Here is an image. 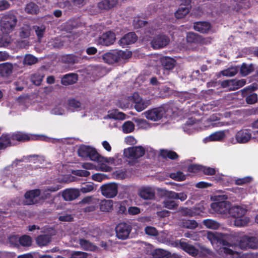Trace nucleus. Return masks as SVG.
I'll list each match as a JSON object with an SVG mask.
<instances>
[{"instance_id": "f257e3e1", "label": "nucleus", "mask_w": 258, "mask_h": 258, "mask_svg": "<svg viewBox=\"0 0 258 258\" xmlns=\"http://www.w3.org/2000/svg\"><path fill=\"white\" fill-rule=\"evenodd\" d=\"M18 20L16 15L13 11H9L4 14L0 21L2 31L9 34L15 29Z\"/></svg>"}, {"instance_id": "f03ea898", "label": "nucleus", "mask_w": 258, "mask_h": 258, "mask_svg": "<svg viewBox=\"0 0 258 258\" xmlns=\"http://www.w3.org/2000/svg\"><path fill=\"white\" fill-rule=\"evenodd\" d=\"M132 54L131 51L113 50L105 53L102 57L105 62L111 64L119 62L121 59H126L130 58Z\"/></svg>"}, {"instance_id": "7ed1b4c3", "label": "nucleus", "mask_w": 258, "mask_h": 258, "mask_svg": "<svg viewBox=\"0 0 258 258\" xmlns=\"http://www.w3.org/2000/svg\"><path fill=\"white\" fill-rule=\"evenodd\" d=\"M219 200H223L221 202L213 203L211 205L212 209L215 212L221 214H227L229 210L231 204L226 200L228 199V196L223 195L218 196Z\"/></svg>"}, {"instance_id": "20e7f679", "label": "nucleus", "mask_w": 258, "mask_h": 258, "mask_svg": "<svg viewBox=\"0 0 258 258\" xmlns=\"http://www.w3.org/2000/svg\"><path fill=\"white\" fill-rule=\"evenodd\" d=\"M78 154L79 157L84 159L89 158L90 160H98L100 154L96 150L89 146L82 145L78 150Z\"/></svg>"}, {"instance_id": "39448f33", "label": "nucleus", "mask_w": 258, "mask_h": 258, "mask_svg": "<svg viewBox=\"0 0 258 258\" xmlns=\"http://www.w3.org/2000/svg\"><path fill=\"white\" fill-rule=\"evenodd\" d=\"M170 42L169 37L164 34H159L154 36L151 42V46L155 49L162 48L166 46Z\"/></svg>"}, {"instance_id": "423d86ee", "label": "nucleus", "mask_w": 258, "mask_h": 258, "mask_svg": "<svg viewBox=\"0 0 258 258\" xmlns=\"http://www.w3.org/2000/svg\"><path fill=\"white\" fill-rule=\"evenodd\" d=\"M132 229V226L128 224L120 223L115 227L116 237L119 239H126L128 237Z\"/></svg>"}, {"instance_id": "0eeeda50", "label": "nucleus", "mask_w": 258, "mask_h": 258, "mask_svg": "<svg viewBox=\"0 0 258 258\" xmlns=\"http://www.w3.org/2000/svg\"><path fill=\"white\" fill-rule=\"evenodd\" d=\"M41 195V190L39 189H35L28 190L24 195L25 200L23 202L24 205H32L38 203L37 200Z\"/></svg>"}, {"instance_id": "6e6552de", "label": "nucleus", "mask_w": 258, "mask_h": 258, "mask_svg": "<svg viewBox=\"0 0 258 258\" xmlns=\"http://www.w3.org/2000/svg\"><path fill=\"white\" fill-rule=\"evenodd\" d=\"M100 189L102 195L108 198L114 197L118 192L117 185L115 183L103 184L100 187Z\"/></svg>"}, {"instance_id": "1a4fd4ad", "label": "nucleus", "mask_w": 258, "mask_h": 258, "mask_svg": "<svg viewBox=\"0 0 258 258\" xmlns=\"http://www.w3.org/2000/svg\"><path fill=\"white\" fill-rule=\"evenodd\" d=\"M132 97L134 107L138 112L143 111L151 104L150 100L143 99L138 93H134Z\"/></svg>"}, {"instance_id": "9d476101", "label": "nucleus", "mask_w": 258, "mask_h": 258, "mask_svg": "<svg viewBox=\"0 0 258 258\" xmlns=\"http://www.w3.org/2000/svg\"><path fill=\"white\" fill-rule=\"evenodd\" d=\"M115 39V33L111 31H108L99 37L98 42L100 45L108 46L113 44Z\"/></svg>"}, {"instance_id": "9b49d317", "label": "nucleus", "mask_w": 258, "mask_h": 258, "mask_svg": "<svg viewBox=\"0 0 258 258\" xmlns=\"http://www.w3.org/2000/svg\"><path fill=\"white\" fill-rule=\"evenodd\" d=\"M207 238L212 244H219L224 246V247L231 246L230 243L223 238L222 235L221 234L216 232H208L207 233Z\"/></svg>"}, {"instance_id": "f8f14e48", "label": "nucleus", "mask_w": 258, "mask_h": 258, "mask_svg": "<svg viewBox=\"0 0 258 258\" xmlns=\"http://www.w3.org/2000/svg\"><path fill=\"white\" fill-rule=\"evenodd\" d=\"M165 112L162 108H155L145 112L146 117L149 120L157 121L161 119Z\"/></svg>"}, {"instance_id": "ddd939ff", "label": "nucleus", "mask_w": 258, "mask_h": 258, "mask_svg": "<svg viewBox=\"0 0 258 258\" xmlns=\"http://www.w3.org/2000/svg\"><path fill=\"white\" fill-rule=\"evenodd\" d=\"M185 239H181L178 242L179 247L189 255L195 256L199 253V250L194 245L185 241Z\"/></svg>"}, {"instance_id": "4468645a", "label": "nucleus", "mask_w": 258, "mask_h": 258, "mask_svg": "<svg viewBox=\"0 0 258 258\" xmlns=\"http://www.w3.org/2000/svg\"><path fill=\"white\" fill-rule=\"evenodd\" d=\"M235 139L239 143H246L248 142L251 138V131L249 129H242L235 135Z\"/></svg>"}, {"instance_id": "2eb2a0df", "label": "nucleus", "mask_w": 258, "mask_h": 258, "mask_svg": "<svg viewBox=\"0 0 258 258\" xmlns=\"http://www.w3.org/2000/svg\"><path fill=\"white\" fill-rule=\"evenodd\" d=\"M80 195V190L75 188H67L62 193V197L66 201H72L78 198Z\"/></svg>"}, {"instance_id": "dca6fc26", "label": "nucleus", "mask_w": 258, "mask_h": 258, "mask_svg": "<svg viewBox=\"0 0 258 258\" xmlns=\"http://www.w3.org/2000/svg\"><path fill=\"white\" fill-rule=\"evenodd\" d=\"M145 154V150L142 146H136L128 148V157L138 159L143 157Z\"/></svg>"}, {"instance_id": "f3484780", "label": "nucleus", "mask_w": 258, "mask_h": 258, "mask_svg": "<svg viewBox=\"0 0 258 258\" xmlns=\"http://www.w3.org/2000/svg\"><path fill=\"white\" fill-rule=\"evenodd\" d=\"M138 36L135 32H130L124 35L119 41V44L123 47L133 44L137 41Z\"/></svg>"}, {"instance_id": "a211bd4d", "label": "nucleus", "mask_w": 258, "mask_h": 258, "mask_svg": "<svg viewBox=\"0 0 258 258\" xmlns=\"http://www.w3.org/2000/svg\"><path fill=\"white\" fill-rule=\"evenodd\" d=\"M190 9L191 4L188 5H186L184 2H181L178 10L174 14L175 17L178 19L183 18L189 13Z\"/></svg>"}, {"instance_id": "6ab92c4d", "label": "nucleus", "mask_w": 258, "mask_h": 258, "mask_svg": "<svg viewBox=\"0 0 258 258\" xmlns=\"http://www.w3.org/2000/svg\"><path fill=\"white\" fill-rule=\"evenodd\" d=\"M187 43L195 44H204L205 39L200 35L194 32H188L186 35Z\"/></svg>"}, {"instance_id": "aec40b11", "label": "nucleus", "mask_w": 258, "mask_h": 258, "mask_svg": "<svg viewBox=\"0 0 258 258\" xmlns=\"http://www.w3.org/2000/svg\"><path fill=\"white\" fill-rule=\"evenodd\" d=\"M117 4V0H102L97 4L100 10L108 11L114 8Z\"/></svg>"}, {"instance_id": "412c9836", "label": "nucleus", "mask_w": 258, "mask_h": 258, "mask_svg": "<svg viewBox=\"0 0 258 258\" xmlns=\"http://www.w3.org/2000/svg\"><path fill=\"white\" fill-rule=\"evenodd\" d=\"M194 28L201 33H207L211 29V24L207 22H197L194 24Z\"/></svg>"}, {"instance_id": "4be33fe9", "label": "nucleus", "mask_w": 258, "mask_h": 258, "mask_svg": "<svg viewBox=\"0 0 258 258\" xmlns=\"http://www.w3.org/2000/svg\"><path fill=\"white\" fill-rule=\"evenodd\" d=\"M13 70V66L11 63L5 62L0 64V75L2 77H8L10 76Z\"/></svg>"}, {"instance_id": "5701e85b", "label": "nucleus", "mask_w": 258, "mask_h": 258, "mask_svg": "<svg viewBox=\"0 0 258 258\" xmlns=\"http://www.w3.org/2000/svg\"><path fill=\"white\" fill-rule=\"evenodd\" d=\"M161 62L164 69L166 70H173L176 63V61L174 58L167 56L162 57Z\"/></svg>"}, {"instance_id": "b1692460", "label": "nucleus", "mask_w": 258, "mask_h": 258, "mask_svg": "<svg viewBox=\"0 0 258 258\" xmlns=\"http://www.w3.org/2000/svg\"><path fill=\"white\" fill-rule=\"evenodd\" d=\"M78 75L74 73H70L65 75L61 80L62 85L67 86L75 84L78 81Z\"/></svg>"}, {"instance_id": "393cba45", "label": "nucleus", "mask_w": 258, "mask_h": 258, "mask_svg": "<svg viewBox=\"0 0 258 258\" xmlns=\"http://www.w3.org/2000/svg\"><path fill=\"white\" fill-rule=\"evenodd\" d=\"M246 213V211L239 207V206H234L230 207L228 214L230 216H231L234 219L241 216L245 215Z\"/></svg>"}, {"instance_id": "a878e982", "label": "nucleus", "mask_w": 258, "mask_h": 258, "mask_svg": "<svg viewBox=\"0 0 258 258\" xmlns=\"http://www.w3.org/2000/svg\"><path fill=\"white\" fill-rule=\"evenodd\" d=\"M159 156L163 159L176 160L179 158V155L174 151L167 149H161L159 151Z\"/></svg>"}, {"instance_id": "bb28decb", "label": "nucleus", "mask_w": 258, "mask_h": 258, "mask_svg": "<svg viewBox=\"0 0 258 258\" xmlns=\"http://www.w3.org/2000/svg\"><path fill=\"white\" fill-rule=\"evenodd\" d=\"M81 57L74 54H67L61 56V62L69 64H74L80 62Z\"/></svg>"}, {"instance_id": "cd10ccee", "label": "nucleus", "mask_w": 258, "mask_h": 258, "mask_svg": "<svg viewBox=\"0 0 258 258\" xmlns=\"http://www.w3.org/2000/svg\"><path fill=\"white\" fill-rule=\"evenodd\" d=\"M11 140V136L3 134L0 137V150H5L7 147L13 145Z\"/></svg>"}, {"instance_id": "c85d7f7f", "label": "nucleus", "mask_w": 258, "mask_h": 258, "mask_svg": "<svg viewBox=\"0 0 258 258\" xmlns=\"http://www.w3.org/2000/svg\"><path fill=\"white\" fill-rule=\"evenodd\" d=\"M100 210L103 212H108L113 208V201L110 200H101L99 203Z\"/></svg>"}, {"instance_id": "c756f323", "label": "nucleus", "mask_w": 258, "mask_h": 258, "mask_svg": "<svg viewBox=\"0 0 258 258\" xmlns=\"http://www.w3.org/2000/svg\"><path fill=\"white\" fill-rule=\"evenodd\" d=\"M11 136L12 141L15 140L19 142H24L30 140L31 139L29 135L20 132L13 133Z\"/></svg>"}, {"instance_id": "7c9ffc66", "label": "nucleus", "mask_w": 258, "mask_h": 258, "mask_svg": "<svg viewBox=\"0 0 258 258\" xmlns=\"http://www.w3.org/2000/svg\"><path fill=\"white\" fill-rule=\"evenodd\" d=\"M230 247H233V245L231 244V246H225L223 247V251L226 256H228V258H241V253L233 250L230 248Z\"/></svg>"}, {"instance_id": "2f4dec72", "label": "nucleus", "mask_w": 258, "mask_h": 258, "mask_svg": "<svg viewBox=\"0 0 258 258\" xmlns=\"http://www.w3.org/2000/svg\"><path fill=\"white\" fill-rule=\"evenodd\" d=\"M36 241L39 246H46L50 242L51 236L48 234L40 235L36 238Z\"/></svg>"}, {"instance_id": "473e14b6", "label": "nucleus", "mask_w": 258, "mask_h": 258, "mask_svg": "<svg viewBox=\"0 0 258 258\" xmlns=\"http://www.w3.org/2000/svg\"><path fill=\"white\" fill-rule=\"evenodd\" d=\"M140 196L145 200L152 199L155 197V193L151 188H144L140 191Z\"/></svg>"}, {"instance_id": "72a5a7b5", "label": "nucleus", "mask_w": 258, "mask_h": 258, "mask_svg": "<svg viewBox=\"0 0 258 258\" xmlns=\"http://www.w3.org/2000/svg\"><path fill=\"white\" fill-rule=\"evenodd\" d=\"M254 71L253 65L243 63L240 68V73L242 76H246Z\"/></svg>"}, {"instance_id": "f704fd0d", "label": "nucleus", "mask_w": 258, "mask_h": 258, "mask_svg": "<svg viewBox=\"0 0 258 258\" xmlns=\"http://www.w3.org/2000/svg\"><path fill=\"white\" fill-rule=\"evenodd\" d=\"M44 76L45 75L42 72H38L31 76V81L34 85L39 86L41 85Z\"/></svg>"}, {"instance_id": "c9c22d12", "label": "nucleus", "mask_w": 258, "mask_h": 258, "mask_svg": "<svg viewBox=\"0 0 258 258\" xmlns=\"http://www.w3.org/2000/svg\"><path fill=\"white\" fill-rule=\"evenodd\" d=\"M79 243L81 247L85 250H94L96 247L92 243L83 238L80 239Z\"/></svg>"}, {"instance_id": "e433bc0d", "label": "nucleus", "mask_w": 258, "mask_h": 258, "mask_svg": "<svg viewBox=\"0 0 258 258\" xmlns=\"http://www.w3.org/2000/svg\"><path fill=\"white\" fill-rule=\"evenodd\" d=\"M181 225L187 229H195L198 227V224L195 220L182 219Z\"/></svg>"}, {"instance_id": "4c0bfd02", "label": "nucleus", "mask_w": 258, "mask_h": 258, "mask_svg": "<svg viewBox=\"0 0 258 258\" xmlns=\"http://www.w3.org/2000/svg\"><path fill=\"white\" fill-rule=\"evenodd\" d=\"M249 221V218L243 215L239 216L234 219V225L237 227L244 226L246 225Z\"/></svg>"}, {"instance_id": "58836bf2", "label": "nucleus", "mask_w": 258, "mask_h": 258, "mask_svg": "<svg viewBox=\"0 0 258 258\" xmlns=\"http://www.w3.org/2000/svg\"><path fill=\"white\" fill-rule=\"evenodd\" d=\"M135 130V124L131 121H126L122 125V132L125 134H128Z\"/></svg>"}, {"instance_id": "ea45409f", "label": "nucleus", "mask_w": 258, "mask_h": 258, "mask_svg": "<svg viewBox=\"0 0 258 258\" xmlns=\"http://www.w3.org/2000/svg\"><path fill=\"white\" fill-rule=\"evenodd\" d=\"M25 11L27 14H36L39 11V9L36 4L31 2L26 5Z\"/></svg>"}, {"instance_id": "a19ab883", "label": "nucleus", "mask_w": 258, "mask_h": 258, "mask_svg": "<svg viewBox=\"0 0 258 258\" xmlns=\"http://www.w3.org/2000/svg\"><path fill=\"white\" fill-rule=\"evenodd\" d=\"M32 243V238L29 235H24L19 237V243L23 246H30Z\"/></svg>"}, {"instance_id": "79ce46f5", "label": "nucleus", "mask_w": 258, "mask_h": 258, "mask_svg": "<svg viewBox=\"0 0 258 258\" xmlns=\"http://www.w3.org/2000/svg\"><path fill=\"white\" fill-rule=\"evenodd\" d=\"M239 70L238 67H231L221 71L223 76L232 77L235 75Z\"/></svg>"}, {"instance_id": "37998d69", "label": "nucleus", "mask_w": 258, "mask_h": 258, "mask_svg": "<svg viewBox=\"0 0 258 258\" xmlns=\"http://www.w3.org/2000/svg\"><path fill=\"white\" fill-rule=\"evenodd\" d=\"M163 206L168 209L176 210L178 208V204L173 200H165L163 202Z\"/></svg>"}, {"instance_id": "c03bdc74", "label": "nucleus", "mask_w": 258, "mask_h": 258, "mask_svg": "<svg viewBox=\"0 0 258 258\" xmlns=\"http://www.w3.org/2000/svg\"><path fill=\"white\" fill-rule=\"evenodd\" d=\"M38 61L37 57L34 56L32 54H26L23 59V63L24 64L32 65L36 63Z\"/></svg>"}, {"instance_id": "a18cd8bd", "label": "nucleus", "mask_w": 258, "mask_h": 258, "mask_svg": "<svg viewBox=\"0 0 258 258\" xmlns=\"http://www.w3.org/2000/svg\"><path fill=\"white\" fill-rule=\"evenodd\" d=\"M232 83V90H237L246 84V81L244 79L236 80L231 79Z\"/></svg>"}, {"instance_id": "49530a36", "label": "nucleus", "mask_w": 258, "mask_h": 258, "mask_svg": "<svg viewBox=\"0 0 258 258\" xmlns=\"http://www.w3.org/2000/svg\"><path fill=\"white\" fill-rule=\"evenodd\" d=\"M225 137L223 132H217L211 134L209 138L211 141H219L222 140Z\"/></svg>"}, {"instance_id": "de8ad7c7", "label": "nucleus", "mask_w": 258, "mask_h": 258, "mask_svg": "<svg viewBox=\"0 0 258 258\" xmlns=\"http://www.w3.org/2000/svg\"><path fill=\"white\" fill-rule=\"evenodd\" d=\"M147 23V21L141 20L140 17H135L133 25L135 29H139L144 27Z\"/></svg>"}, {"instance_id": "09e8293b", "label": "nucleus", "mask_w": 258, "mask_h": 258, "mask_svg": "<svg viewBox=\"0 0 258 258\" xmlns=\"http://www.w3.org/2000/svg\"><path fill=\"white\" fill-rule=\"evenodd\" d=\"M31 27L29 25H25L21 28L20 36L21 38H26L30 35Z\"/></svg>"}, {"instance_id": "8fccbe9b", "label": "nucleus", "mask_w": 258, "mask_h": 258, "mask_svg": "<svg viewBox=\"0 0 258 258\" xmlns=\"http://www.w3.org/2000/svg\"><path fill=\"white\" fill-rule=\"evenodd\" d=\"M33 29L35 30L38 39L39 40L41 39L45 32V27L44 25H41L40 26H34Z\"/></svg>"}, {"instance_id": "3c124183", "label": "nucleus", "mask_w": 258, "mask_h": 258, "mask_svg": "<svg viewBox=\"0 0 258 258\" xmlns=\"http://www.w3.org/2000/svg\"><path fill=\"white\" fill-rule=\"evenodd\" d=\"M170 177L172 179L178 181H183L186 179L185 175L182 172L180 171L176 173H170Z\"/></svg>"}, {"instance_id": "603ef678", "label": "nucleus", "mask_w": 258, "mask_h": 258, "mask_svg": "<svg viewBox=\"0 0 258 258\" xmlns=\"http://www.w3.org/2000/svg\"><path fill=\"white\" fill-rule=\"evenodd\" d=\"M248 239V249H256L258 248V240L255 237L247 236Z\"/></svg>"}, {"instance_id": "864d4df0", "label": "nucleus", "mask_w": 258, "mask_h": 258, "mask_svg": "<svg viewBox=\"0 0 258 258\" xmlns=\"http://www.w3.org/2000/svg\"><path fill=\"white\" fill-rule=\"evenodd\" d=\"M144 231L147 235L150 236H157L159 234L158 231L156 228L153 226H148L146 227Z\"/></svg>"}, {"instance_id": "5fc2aeb1", "label": "nucleus", "mask_w": 258, "mask_h": 258, "mask_svg": "<svg viewBox=\"0 0 258 258\" xmlns=\"http://www.w3.org/2000/svg\"><path fill=\"white\" fill-rule=\"evenodd\" d=\"M167 251L162 249H156L152 252L153 258H165Z\"/></svg>"}, {"instance_id": "6e6d98bb", "label": "nucleus", "mask_w": 258, "mask_h": 258, "mask_svg": "<svg viewBox=\"0 0 258 258\" xmlns=\"http://www.w3.org/2000/svg\"><path fill=\"white\" fill-rule=\"evenodd\" d=\"M246 102L248 104H253L257 101V95L256 93H253L247 96L245 98Z\"/></svg>"}, {"instance_id": "4d7b16f0", "label": "nucleus", "mask_w": 258, "mask_h": 258, "mask_svg": "<svg viewBox=\"0 0 258 258\" xmlns=\"http://www.w3.org/2000/svg\"><path fill=\"white\" fill-rule=\"evenodd\" d=\"M109 118L115 119H123L125 118V114L122 112H119L115 110L114 112L110 113L108 115Z\"/></svg>"}, {"instance_id": "13d9d810", "label": "nucleus", "mask_w": 258, "mask_h": 258, "mask_svg": "<svg viewBox=\"0 0 258 258\" xmlns=\"http://www.w3.org/2000/svg\"><path fill=\"white\" fill-rule=\"evenodd\" d=\"M248 239H247V236L242 237L239 242V246L242 249H248Z\"/></svg>"}, {"instance_id": "bf43d9fd", "label": "nucleus", "mask_w": 258, "mask_h": 258, "mask_svg": "<svg viewBox=\"0 0 258 258\" xmlns=\"http://www.w3.org/2000/svg\"><path fill=\"white\" fill-rule=\"evenodd\" d=\"M204 224L209 228L216 229L218 226V223L217 222L211 219L205 220Z\"/></svg>"}, {"instance_id": "052dcab7", "label": "nucleus", "mask_w": 258, "mask_h": 258, "mask_svg": "<svg viewBox=\"0 0 258 258\" xmlns=\"http://www.w3.org/2000/svg\"><path fill=\"white\" fill-rule=\"evenodd\" d=\"M252 180L250 176H246L242 178H238L235 180V183L237 185H243L250 183Z\"/></svg>"}, {"instance_id": "680f3d73", "label": "nucleus", "mask_w": 258, "mask_h": 258, "mask_svg": "<svg viewBox=\"0 0 258 258\" xmlns=\"http://www.w3.org/2000/svg\"><path fill=\"white\" fill-rule=\"evenodd\" d=\"M202 165L192 164L188 167L187 170L191 173H198L199 171H202Z\"/></svg>"}, {"instance_id": "e2e57ef3", "label": "nucleus", "mask_w": 258, "mask_h": 258, "mask_svg": "<svg viewBox=\"0 0 258 258\" xmlns=\"http://www.w3.org/2000/svg\"><path fill=\"white\" fill-rule=\"evenodd\" d=\"M202 172L207 175H214L216 173V169L214 168H211L210 167L203 166Z\"/></svg>"}, {"instance_id": "0e129e2a", "label": "nucleus", "mask_w": 258, "mask_h": 258, "mask_svg": "<svg viewBox=\"0 0 258 258\" xmlns=\"http://www.w3.org/2000/svg\"><path fill=\"white\" fill-rule=\"evenodd\" d=\"M10 43V40L8 36L0 35V47H6Z\"/></svg>"}, {"instance_id": "69168bd1", "label": "nucleus", "mask_w": 258, "mask_h": 258, "mask_svg": "<svg viewBox=\"0 0 258 258\" xmlns=\"http://www.w3.org/2000/svg\"><path fill=\"white\" fill-rule=\"evenodd\" d=\"M88 254L86 252L76 251H74L71 255V258H87Z\"/></svg>"}, {"instance_id": "338daca9", "label": "nucleus", "mask_w": 258, "mask_h": 258, "mask_svg": "<svg viewBox=\"0 0 258 258\" xmlns=\"http://www.w3.org/2000/svg\"><path fill=\"white\" fill-rule=\"evenodd\" d=\"M72 173L75 175L81 177H88L90 174V172L86 170H76Z\"/></svg>"}, {"instance_id": "774afa93", "label": "nucleus", "mask_w": 258, "mask_h": 258, "mask_svg": "<svg viewBox=\"0 0 258 258\" xmlns=\"http://www.w3.org/2000/svg\"><path fill=\"white\" fill-rule=\"evenodd\" d=\"M93 189V185L91 184H88L82 186L79 190L80 192H82L83 193H87L92 191Z\"/></svg>"}]
</instances>
